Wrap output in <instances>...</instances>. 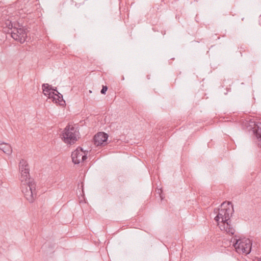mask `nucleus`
<instances>
[{
	"mask_svg": "<svg viewBox=\"0 0 261 261\" xmlns=\"http://www.w3.org/2000/svg\"><path fill=\"white\" fill-rule=\"evenodd\" d=\"M19 168L21 174L20 180L22 182H24L21 186L22 192L26 199L30 203H32L36 197V184L33 179L29 177L28 164L24 160L22 159L20 161Z\"/></svg>",
	"mask_w": 261,
	"mask_h": 261,
	"instance_id": "nucleus-1",
	"label": "nucleus"
},
{
	"mask_svg": "<svg viewBox=\"0 0 261 261\" xmlns=\"http://www.w3.org/2000/svg\"><path fill=\"white\" fill-rule=\"evenodd\" d=\"M79 125L74 124L71 125L68 124L64 129L61 136L63 141L67 144H74L80 138Z\"/></svg>",
	"mask_w": 261,
	"mask_h": 261,
	"instance_id": "nucleus-2",
	"label": "nucleus"
},
{
	"mask_svg": "<svg viewBox=\"0 0 261 261\" xmlns=\"http://www.w3.org/2000/svg\"><path fill=\"white\" fill-rule=\"evenodd\" d=\"M233 244L237 252L242 251V253L246 254L251 252L252 242L248 238L240 237L237 239V236L235 235Z\"/></svg>",
	"mask_w": 261,
	"mask_h": 261,
	"instance_id": "nucleus-3",
	"label": "nucleus"
},
{
	"mask_svg": "<svg viewBox=\"0 0 261 261\" xmlns=\"http://www.w3.org/2000/svg\"><path fill=\"white\" fill-rule=\"evenodd\" d=\"M234 212L233 205L231 203L229 206L227 207V212L225 213V215L221 220L222 225L219 226L220 229H223L227 233L231 235H233L235 232V229L231 224L230 217L232 216Z\"/></svg>",
	"mask_w": 261,
	"mask_h": 261,
	"instance_id": "nucleus-4",
	"label": "nucleus"
},
{
	"mask_svg": "<svg viewBox=\"0 0 261 261\" xmlns=\"http://www.w3.org/2000/svg\"><path fill=\"white\" fill-rule=\"evenodd\" d=\"M11 37L15 40L18 41L21 43H23L27 37V29L23 27L18 28L14 26V30L10 33Z\"/></svg>",
	"mask_w": 261,
	"mask_h": 261,
	"instance_id": "nucleus-5",
	"label": "nucleus"
},
{
	"mask_svg": "<svg viewBox=\"0 0 261 261\" xmlns=\"http://www.w3.org/2000/svg\"><path fill=\"white\" fill-rule=\"evenodd\" d=\"M71 158L73 163L79 164L81 162H84L87 159V153L81 147H79L72 152Z\"/></svg>",
	"mask_w": 261,
	"mask_h": 261,
	"instance_id": "nucleus-6",
	"label": "nucleus"
},
{
	"mask_svg": "<svg viewBox=\"0 0 261 261\" xmlns=\"http://www.w3.org/2000/svg\"><path fill=\"white\" fill-rule=\"evenodd\" d=\"M108 137L105 132H98L93 137V143L96 146H105L107 144Z\"/></svg>",
	"mask_w": 261,
	"mask_h": 261,
	"instance_id": "nucleus-7",
	"label": "nucleus"
},
{
	"mask_svg": "<svg viewBox=\"0 0 261 261\" xmlns=\"http://www.w3.org/2000/svg\"><path fill=\"white\" fill-rule=\"evenodd\" d=\"M230 204H231L230 202H223L220 205V208L214 209V212L217 214L214 219L218 223L220 219H222L225 215V213L227 212V207Z\"/></svg>",
	"mask_w": 261,
	"mask_h": 261,
	"instance_id": "nucleus-8",
	"label": "nucleus"
},
{
	"mask_svg": "<svg viewBox=\"0 0 261 261\" xmlns=\"http://www.w3.org/2000/svg\"><path fill=\"white\" fill-rule=\"evenodd\" d=\"M0 149L8 155L11 154L12 152L11 146L9 144L4 142L0 143Z\"/></svg>",
	"mask_w": 261,
	"mask_h": 261,
	"instance_id": "nucleus-9",
	"label": "nucleus"
},
{
	"mask_svg": "<svg viewBox=\"0 0 261 261\" xmlns=\"http://www.w3.org/2000/svg\"><path fill=\"white\" fill-rule=\"evenodd\" d=\"M51 88H52V86L48 84H43L42 85V89L44 92V95H48L50 97H51Z\"/></svg>",
	"mask_w": 261,
	"mask_h": 261,
	"instance_id": "nucleus-10",
	"label": "nucleus"
},
{
	"mask_svg": "<svg viewBox=\"0 0 261 261\" xmlns=\"http://www.w3.org/2000/svg\"><path fill=\"white\" fill-rule=\"evenodd\" d=\"M257 129L254 131V133L257 139L258 140V145H260L261 147V133H260V130H261V125H257Z\"/></svg>",
	"mask_w": 261,
	"mask_h": 261,
	"instance_id": "nucleus-11",
	"label": "nucleus"
},
{
	"mask_svg": "<svg viewBox=\"0 0 261 261\" xmlns=\"http://www.w3.org/2000/svg\"><path fill=\"white\" fill-rule=\"evenodd\" d=\"M51 97L53 98V100H56L57 102V100L59 101V102H62V101L65 103V101L63 100L62 95L58 91L56 92L55 94L53 95Z\"/></svg>",
	"mask_w": 261,
	"mask_h": 261,
	"instance_id": "nucleus-12",
	"label": "nucleus"
},
{
	"mask_svg": "<svg viewBox=\"0 0 261 261\" xmlns=\"http://www.w3.org/2000/svg\"><path fill=\"white\" fill-rule=\"evenodd\" d=\"M6 27L8 28V29L12 31L14 30V26L18 25V27H20L18 23H13L11 21H7L5 23Z\"/></svg>",
	"mask_w": 261,
	"mask_h": 261,
	"instance_id": "nucleus-13",
	"label": "nucleus"
},
{
	"mask_svg": "<svg viewBox=\"0 0 261 261\" xmlns=\"http://www.w3.org/2000/svg\"><path fill=\"white\" fill-rule=\"evenodd\" d=\"M107 90H108V87L107 86L103 85L102 87V89L100 91V93L102 94H106Z\"/></svg>",
	"mask_w": 261,
	"mask_h": 261,
	"instance_id": "nucleus-14",
	"label": "nucleus"
},
{
	"mask_svg": "<svg viewBox=\"0 0 261 261\" xmlns=\"http://www.w3.org/2000/svg\"><path fill=\"white\" fill-rule=\"evenodd\" d=\"M56 92H58V90L57 89L56 87H52V88H51V97L55 94Z\"/></svg>",
	"mask_w": 261,
	"mask_h": 261,
	"instance_id": "nucleus-15",
	"label": "nucleus"
},
{
	"mask_svg": "<svg viewBox=\"0 0 261 261\" xmlns=\"http://www.w3.org/2000/svg\"><path fill=\"white\" fill-rule=\"evenodd\" d=\"M259 261H261V259H260V260H259Z\"/></svg>",
	"mask_w": 261,
	"mask_h": 261,
	"instance_id": "nucleus-16",
	"label": "nucleus"
}]
</instances>
